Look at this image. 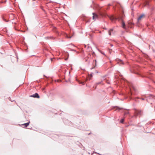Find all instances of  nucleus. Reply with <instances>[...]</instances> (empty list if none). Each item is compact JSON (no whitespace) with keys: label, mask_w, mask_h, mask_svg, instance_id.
<instances>
[{"label":"nucleus","mask_w":155,"mask_h":155,"mask_svg":"<svg viewBox=\"0 0 155 155\" xmlns=\"http://www.w3.org/2000/svg\"><path fill=\"white\" fill-rule=\"evenodd\" d=\"M142 113V111L141 110H136L134 112V115L133 117H136L137 116H140L141 115Z\"/></svg>","instance_id":"nucleus-1"},{"label":"nucleus","mask_w":155,"mask_h":155,"mask_svg":"<svg viewBox=\"0 0 155 155\" xmlns=\"http://www.w3.org/2000/svg\"><path fill=\"white\" fill-rule=\"evenodd\" d=\"M109 18L113 22H114V21L117 19V18L113 16H111L109 17Z\"/></svg>","instance_id":"nucleus-2"},{"label":"nucleus","mask_w":155,"mask_h":155,"mask_svg":"<svg viewBox=\"0 0 155 155\" xmlns=\"http://www.w3.org/2000/svg\"><path fill=\"white\" fill-rule=\"evenodd\" d=\"M93 19L95 20L97 18H98V15L94 13H93Z\"/></svg>","instance_id":"nucleus-3"},{"label":"nucleus","mask_w":155,"mask_h":155,"mask_svg":"<svg viewBox=\"0 0 155 155\" xmlns=\"http://www.w3.org/2000/svg\"><path fill=\"white\" fill-rule=\"evenodd\" d=\"M30 97H36L38 98H39V96L38 95V94L37 93H35L34 94H33L30 96Z\"/></svg>","instance_id":"nucleus-4"},{"label":"nucleus","mask_w":155,"mask_h":155,"mask_svg":"<svg viewBox=\"0 0 155 155\" xmlns=\"http://www.w3.org/2000/svg\"><path fill=\"white\" fill-rule=\"evenodd\" d=\"M113 29L112 28V29H110L108 31V34H109V35H111V32L112 31H113Z\"/></svg>","instance_id":"nucleus-5"},{"label":"nucleus","mask_w":155,"mask_h":155,"mask_svg":"<svg viewBox=\"0 0 155 155\" xmlns=\"http://www.w3.org/2000/svg\"><path fill=\"white\" fill-rule=\"evenodd\" d=\"M122 27L124 29L125 28V23L123 21H122Z\"/></svg>","instance_id":"nucleus-6"},{"label":"nucleus","mask_w":155,"mask_h":155,"mask_svg":"<svg viewBox=\"0 0 155 155\" xmlns=\"http://www.w3.org/2000/svg\"><path fill=\"white\" fill-rule=\"evenodd\" d=\"M53 38V37L51 36H48L46 37L45 38V39H51Z\"/></svg>","instance_id":"nucleus-7"},{"label":"nucleus","mask_w":155,"mask_h":155,"mask_svg":"<svg viewBox=\"0 0 155 155\" xmlns=\"http://www.w3.org/2000/svg\"><path fill=\"white\" fill-rule=\"evenodd\" d=\"M118 63L119 64H124V63L121 60H120L118 62Z\"/></svg>","instance_id":"nucleus-8"},{"label":"nucleus","mask_w":155,"mask_h":155,"mask_svg":"<svg viewBox=\"0 0 155 155\" xmlns=\"http://www.w3.org/2000/svg\"><path fill=\"white\" fill-rule=\"evenodd\" d=\"M144 15H142L140 16L138 18V20L139 21L144 16Z\"/></svg>","instance_id":"nucleus-9"},{"label":"nucleus","mask_w":155,"mask_h":155,"mask_svg":"<svg viewBox=\"0 0 155 155\" xmlns=\"http://www.w3.org/2000/svg\"><path fill=\"white\" fill-rule=\"evenodd\" d=\"M29 124V122L24 124L23 125H24L25 127H27Z\"/></svg>","instance_id":"nucleus-10"},{"label":"nucleus","mask_w":155,"mask_h":155,"mask_svg":"<svg viewBox=\"0 0 155 155\" xmlns=\"http://www.w3.org/2000/svg\"><path fill=\"white\" fill-rule=\"evenodd\" d=\"M94 62L95 61V67L97 65V61L96 60H94L93 61Z\"/></svg>","instance_id":"nucleus-11"},{"label":"nucleus","mask_w":155,"mask_h":155,"mask_svg":"<svg viewBox=\"0 0 155 155\" xmlns=\"http://www.w3.org/2000/svg\"><path fill=\"white\" fill-rule=\"evenodd\" d=\"M124 121V119H121L120 120V122L121 123H123Z\"/></svg>","instance_id":"nucleus-12"},{"label":"nucleus","mask_w":155,"mask_h":155,"mask_svg":"<svg viewBox=\"0 0 155 155\" xmlns=\"http://www.w3.org/2000/svg\"><path fill=\"white\" fill-rule=\"evenodd\" d=\"M101 82H101H101H98V83H96V85L97 86V85H98V84H101Z\"/></svg>","instance_id":"nucleus-13"},{"label":"nucleus","mask_w":155,"mask_h":155,"mask_svg":"<svg viewBox=\"0 0 155 155\" xmlns=\"http://www.w3.org/2000/svg\"><path fill=\"white\" fill-rule=\"evenodd\" d=\"M66 37L68 38H71V37H68V35H66Z\"/></svg>","instance_id":"nucleus-14"},{"label":"nucleus","mask_w":155,"mask_h":155,"mask_svg":"<svg viewBox=\"0 0 155 155\" xmlns=\"http://www.w3.org/2000/svg\"><path fill=\"white\" fill-rule=\"evenodd\" d=\"M121 109L120 108H119V107H117V109H118V110H121Z\"/></svg>","instance_id":"nucleus-15"},{"label":"nucleus","mask_w":155,"mask_h":155,"mask_svg":"<svg viewBox=\"0 0 155 155\" xmlns=\"http://www.w3.org/2000/svg\"><path fill=\"white\" fill-rule=\"evenodd\" d=\"M3 19L5 21H6V20L5 19H4V18H3Z\"/></svg>","instance_id":"nucleus-16"},{"label":"nucleus","mask_w":155,"mask_h":155,"mask_svg":"<svg viewBox=\"0 0 155 155\" xmlns=\"http://www.w3.org/2000/svg\"><path fill=\"white\" fill-rule=\"evenodd\" d=\"M91 77H92V74H91Z\"/></svg>","instance_id":"nucleus-17"},{"label":"nucleus","mask_w":155,"mask_h":155,"mask_svg":"<svg viewBox=\"0 0 155 155\" xmlns=\"http://www.w3.org/2000/svg\"><path fill=\"white\" fill-rule=\"evenodd\" d=\"M110 45L111 46H113V45L112 44H111Z\"/></svg>","instance_id":"nucleus-18"},{"label":"nucleus","mask_w":155,"mask_h":155,"mask_svg":"<svg viewBox=\"0 0 155 155\" xmlns=\"http://www.w3.org/2000/svg\"><path fill=\"white\" fill-rule=\"evenodd\" d=\"M142 100H144V98H142Z\"/></svg>","instance_id":"nucleus-19"},{"label":"nucleus","mask_w":155,"mask_h":155,"mask_svg":"<svg viewBox=\"0 0 155 155\" xmlns=\"http://www.w3.org/2000/svg\"><path fill=\"white\" fill-rule=\"evenodd\" d=\"M68 59V58L65 59V60H67Z\"/></svg>","instance_id":"nucleus-20"},{"label":"nucleus","mask_w":155,"mask_h":155,"mask_svg":"<svg viewBox=\"0 0 155 155\" xmlns=\"http://www.w3.org/2000/svg\"><path fill=\"white\" fill-rule=\"evenodd\" d=\"M83 82H81L82 84H83Z\"/></svg>","instance_id":"nucleus-21"}]
</instances>
